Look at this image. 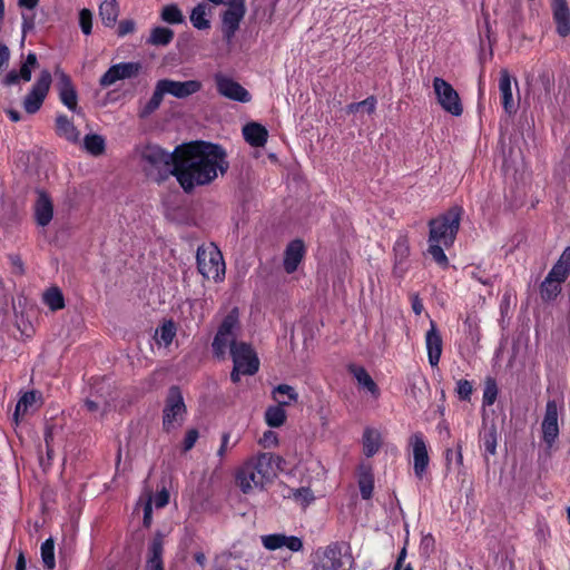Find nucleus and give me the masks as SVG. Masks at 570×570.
<instances>
[{
    "label": "nucleus",
    "instance_id": "nucleus-16",
    "mask_svg": "<svg viewBox=\"0 0 570 570\" xmlns=\"http://www.w3.org/2000/svg\"><path fill=\"white\" fill-rule=\"evenodd\" d=\"M541 428L543 441L549 448L552 446L559 435L558 406L553 400L547 402L546 413Z\"/></svg>",
    "mask_w": 570,
    "mask_h": 570
},
{
    "label": "nucleus",
    "instance_id": "nucleus-14",
    "mask_svg": "<svg viewBox=\"0 0 570 570\" xmlns=\"http://www.w3.org/2000/svg\"><path fill=\"white\" fill-rule=\"evenodd\" d=\"M165 95H171L176 98H187L202 89L198 80L175 81L171 79H161L158 81Z\"/></svg>",
    "mask_w": 570,
    "mask_h": 570
},
{
    "label": "nucleus",
    "instance_id": "nucleus-34",
    "mask_svg": "<svg viewBox=\"0 0 570 570\" xmlns=\"http://www.w3.org/2000/svg\"><path fill=\"white\" fill-rule=\"evenodd\" d=\"M164 96L165 92L163 91V88L157 81L151 98L146 104H144L138 110L139 118L145 119L153 112H155L161 105Z\"/></svg>",
    "mask_w": 570,
    "mask_h": 570
},
{
    "label": "nucleus",
    "instance_id": "nucleus-44",
    "mask_svg": "<svg viewBox=\"0 0 570 570\" xmlns=\"http://www.w3.org/2000/svg\"><path fill=\"white\" fill-rule=\"evenodd\" d=\"M43 301L52 311L61 309L65 306L63 295L57 287L48 289L43 294Z\"/></svg>",
    "mask_w": 570,
    "mask_h": 570
},
{
    "label": "nucleus",
    "instance_id": "nucleus-32",
    "mask_svg": "<svg viewBox=\"0 0 570 570\" xmlns=\"http://www.w3.org/2000/svg\"><path fill=\"white\" fill-rule=\"evenodd\" d=\"M119 16L116 0H105L99 6V17L106 27H114Z\"/></svg>",
    "mask_w": 570,
    "mask_h": 570
},
{
    "label": "nucleus",
    "instance_id": "nucleus-8",
    "mask_svg": "<svg viewBox=\"0 0 570 570\" xmlns=\"http://www.w3.org/2000/svg\"><path fill=\"white\" fill-rule=\"evenodd\" d=\"M317 561L313 570H350L353 564L352 557L343 553L337 544L327 546L316 553Z\"/></svg>",
    "mask_w": 570,
    "mask_h": 570
},
{
    "label": "nucleus",
    "instance_id": "nucleus-19",
    "mask_svg": "<svg viewBox=\"0 0 570 570\" xmlns=\"http://www.w3.org/2000/svg\"><path fill=\"white\" fill-rule=\"evenodd\" d=\"M57 89L61 102L70 110L77 111V92L70 77L63 71L57 70Z\"/></svg>",
    "mask_w": 570,
    "mask_h": 570
},
{
    "label": "nucleus",
    "instance_id": "nucleus-42",
    "mask_svg": "<svg viewBox=\"0 0 570 570\" xmlns=\"http://www.w3.org/2000/svg\"><path fill=\"white\" fill-rule=\"evenodd\" d=\"M176 335V327L174 322H165L155 333V340L158 344L168 346Z\"/></svg>",
    "mask_w": 570,
    "mask_h": 570
},
{
    "label": "nucleus",
    "instance_id": "nucleus-54",
    "mask_svg": "<svg viewBox=\"0 0 570 570\" xmlns=\"http://www.w3.org/2000/svg\"><path fill=\"white\" fill-rule=\"evenodd\" d=\"M498 395V389L494 383L488 384L483 392V404L492 405L495 402Z\"/></svg>",
    "mask_w": 570,
    "mask_h": 570
},
{
    "label": "nucleus",
    "instance_id": "nucleus-48",
    "mask_svg": "<svg viewBox=\"0 0 570 570\" xmlns=\"http://www.w3.org/2000/svg\"><path fill=\"white\" fill-rule=\"evenodd\" d=\"M497 441H498V433L494 425L490 426L488 430H485L483 434V446L485 452L489 454H495L497 450Z\"/></svg>",
    "mask_w": 570,
    "mask_h": 570
},
{
    "label": "nucleus",
    "instance_id": "nucleus-5",
    "mask_svg": "<svg viewBox=\"0 0 570 570\" xmlns=\"http://www.w3.org/2000/svg\"><path fill=\"white\" fill-rule=\"evenodd\" d=\"M461 214L462 208L454 206L440 217L432 219L429 223L430 240L440 242L444 247H450L453 245L460 227Z\"/></svg>",
    "mask_w": 570,
    "mask_h": 570
},
{
    "label": "nucleus",
    "instance_id": "nucleus-30",
    "mask_svg": "<svg viewBox=\"0 0 570 570\" xmlns=\"http://www.w3.org/2000/svg\"><path fill=\"white\" fill-rule=\"evenodd\" d=\"M548 275L561 283L567 281L568 276L570 275V246L564 248Z\"/></svg>",
    "mask_w": 570,
    "mask_h": 570
},
{
    "label": "nucleus",
    "instance_id": "nucleus-17",
    "mask_svg": "<svg viewBox=\"0 0 570 570\" xmlns=\"http://www.w3.org/2000/svg\"><path fill=\"white\" fill-rule=\"evenodd\" d=\"M262 544L269 551H275L281 548H287L293 552H298L303 549V542L298 537L286 535L283 533H273L261 537Z\"/></svg>",
    "mask_w": 570,
    "mask_h": 570
},
{
    "label": "nucleus",
    "instance_id": "nucleus-50",
    "mask_svg": "<svg viewBox=\"0 0 570 570\" xmlns=\"http://www.w3.org/2000/svg\"><path fill=\"white\" fill-rule=\"evenodd\" d=\"M473 392V387L470 381L468 380H459L456 383V393L459 397L463 401L470 400V396Z\"/></svg>",
    "mask_w": 570,
    "mask_h": 570
},
{
    "label": "nucleus",
    "instance_id": "nucleus-60",
    "mask_svg": "<svg viewBox=\"0 0 570 570\" xmlns=\"http://www.w3.org/2000/svg\"><path fill=\"white\" fill-rule=\"evenodd\" d=\"M135 30V22L132 20H122L118 26V36L124 37Z\"/></svg>",
    "mask_w": 570,
    "mask_h": 570
},
{
    "label": "nucleus",
    "instance_id": "nucleus-55",
    "mask_svg": "<svg viewBox=\"0 0 570 570\" xmlns=\"http://www.w3.org/2000/svg\"><path fill=\"white\" fill-rule=\"evenodd\" d=\"M259 444L266 449L273 448L277 444V434L274 431L264 432L263 436L259 439Z\"/></svg>",
    "mask_w": 570,
    "mask_h": 570
},
{
    "label": "nucleus",
    "instance_id": "nucleus-63",
    "mask_svg": "<svg viewBox=\"0 0 570 570\" xmlns=\"http://www.w3.org/2000/svg\"><path fill=\"white\" fill-rule=\"evenodd\" d=\"M10 52L7 46L0 43V68L9 60Z\"/></svg>",
    "mask_w": 570,
    "mask_h": 570
},
{
    "label": "nucleus",
    "instance_id": "nucleus-10",
    "mask_svg": "<svg viewBox=\"0 0 570 570\" xmlns=\"http://www.w3.org/2000/svg\"><path fill=\"white\" fill-rule=\"evenodd\" d=\"M50 85L51 73L48 70H42L36 83L23 99V108L28 114H35L40 109Z\"/></svg>",
    "mask_w": 570,
    "mask_h": 570
},
{
    "label": "nucleus",
    "instance_id": "nucleus-13",
    "mask_svg": "<svg viewBox=\"0 0 570 570\" xmlns=\"http://www.w3.org/2000/svg\"><path fill=\"white\" fill-rule=\"evenodd\" d=\"M214 79L217 91L223 97L239 102L250 101V94L237 81L223 73H216Z\"/></svg>",
    "mask_w": 570,
    "mask_h": 570
},
{
    "label": "nucleus",
    "instance_id": "nucleus-62",
    "mask_svg": "<svg viewBox=\"0 0 570 570\" xmlns=\"http://www.w3.org/2000/svg\"><path fill=\"white\" fill-rule=\"evenodd\" d=\"M10 261H11L14 273L20 274V275L23 274L24 268H23V263H22L21 258L19 256H10Z\"/></svg>",
    "mask_w": 570,
    "mask_h": 570
},
{
    "label": "nucleus",
    "instance_id": "nucleus-23",
    "mask_svg": "<svg viewBox=\"0 0 570 570\" xmlns=\"http://www.w3.org/2000/svg\"><path fill=\"white\" fill-rule=\"evenodd\" d=\"M163 552L164 535L160 532H157L153 538L148 549V558L145 570H164Z\"/></svg>",
    "mask_w": 570,
    "mask_h": 570
},
{
    "label": "nucleus",
    "instance_id": "nucleus-51",
    "mask_svg": "<svg viewBox=\"0 0 570 570\" xmlns=\"http://www.w3.org/2000/svg\"><path fill=\"white\" fill-rule=\"evenodd\" d=\"M142 504H144V525L146 528H149L153 522V501H151L150 493L147 494Z\"/></svg>",
    "mask_w": 570,
    "mask_h": 570
},
{
    "label": "nucleus",
    "instance_id": "nucleus-64",
    "mask_svg": "<svg viewBox=\"0 0 570 570\" xmlns=\"http://www.w3.org/2000/svg\"><path fill=\"white\" fill-rule=\"evenodd\" d=\"M39 3V0H18V4L21 8H26L29 10L35 9Z\"/></svg>",
    "mask_w": 570,
    "mask_h": 570
},
{
    "label": "nucleus",
    "instance_id": "nucleus-29",
    "mask_svg": "<svg viewBox=\"0 0 570 570\" xmlns=\"http://www.w3.org/2000/svg\"><path fill=\"white\" fill-rule=\"evenodd\" d=\"M357 476L362 499H371L374 490V475L372 468L367 464H361L358 466Z\"/></svg>",
    "mask_w": 570,
    "mask_h": 570
},
{
    "label": "nucleus",
    "instance_id": "nucleus-11",
    "mask_svg": "<svg viewBox=\"0 0 570 570\" xmlns=\"http://www.w3.org/2000/svg\"><path fill=\"white\" fill-rule=\"evenodd\" d=\"M246 13L245 0H236L232 2L222 12V32L224 38L229 42L239 28L242 20Z\"/></svg>",
    "mask_w": 570,
    "mask_h": 570
},
{
    "label": "nucleus",
    "instance_id": "nucleus-12",
    "mask_svg": "<svg viewBox=\"0 0 570 570\" xmlns=\"http://www.w3.org/2000/svg\"><path fill=\"white\" fill-rule=\"evenodd\" d=\"M141 70L139 62H120L111 66L99 79V85L104 88L115 85L119 80L130 79Z\"/></svg>",
    "mask_w": 570,
    "mask_h": 570
},
{
    "label": "nucleus",
    "instance_id": "nucleus-31",
    "mask_svg": "<svg viewBox=\"0 0 570 570\" xmlns=\"http://www.w3.org/2000/svg\"><path fill=\"white\" fill-rule=\"evenodd\" d=\"M348 371L353 374L360 386L366 389L373 396L380 394L376 383L363 366L352 364L348 366Z\"/></svg>",
    "mask_w": 570,
    "mask_h": 570
},
{
    "label": "nucleus",
    "instance_id": "nucleus-26",
    "mask_svg": "<svg viewBox=\"0 0 570 570\" xmlns=\"http://www.w3.org/2000/svg\"><path fill=\"white\" fill-rule=\"evenodd\" d=\"M37 56L33 52L28 53L24 63L21 66L20 71L11 70L4 78V83L10 86L18 82L19 79L30 81L32 69L37 66Z\"/></svg>",
    "mask_w": 570,
    "mask_h": 570
},
{
    "label": "nucleus",
    "instance_id": "nucleus-52",
    "mask_svg": "<svg viewBox=\"0 0 570 570\" xmlns=\"http://www.w3.org/2000/svg\"><path fill=\"white\" fill-rule=\"evenodd\" d=\"M362 105H368V114H372L375 110L376 100L374 97H368L363 101L348 105L347 110L348 112H357L362 108Z\"/></svg>",
    "mask_w": 570,
    "mask_h": 570
},
{
    "label": "nucleus",
    "instance_id": "nucleus-28",
    "mask_svg": "<svg viewBox=\"0 0 570 570\" xmlns=\"http://www.w3.org/2000/svg\"><path fill=\"white\" fill-rule=\"evenodd\" d=\"M539 94L537 100L540 105L552 106L551 92L554 88V76L550 71H543L538 77Z\"/></svg>",
    "mask_w": 570,
    "mask_h": 570
},
{
    "label": "nucleus",
    "instance_id": "nucleus-15",
    "mask_svg": "<svg viewBox=\"0 0 570 570\" xmlns=\"http://www.w3.org/2000/svg\"><path fill=\"white\" fill-rule=\"evenodd\" d=\"M410 445L412 446V453H413L414 473L417 478L421 479L429 465L428 446H426V443L424 441L422 433H420V432L414 433L410 438Z\"/></svg>",
    "mask_w": 570,
    "mask_h": 570
},
{
    "label": "nucleus",
    "instance_id": "nucleus-53",
    "mask_svg": "<svg viewBox=\"0 0 570 570\" xmlns=\"http://www.w3.org/2000/svg\"><path fill=\"white\" fill-rule=\"evenodd\" d=\"M294 498L301 501L302 504H309L314 500L313 492L308 488H301L295 490Z\"/></svg>",
    "mask_w": 570,
    "mask_h": 570
},
{
    "label": "nucleus",
    "instance_id": "nucleus-2",
    "mask_svg": "<svg viewBox=\"0 0 570 570\" xmlns=\"http://www.w3.org/2000/svg\"><path fill=\"white\" fill-rule=\"evenodd\" d=\"M239 330L238 309L233 308L223 320L213 341V351L217 356H224L229 348L234 367L230 379L239 382L240 375H253L258 371L259 361L255 352L244 342H236Z\"/></svg>",
    "mask_w": 570,
    "mask_h": 570
},
{
    "label": "nucleus",
    "instance_id": "nucleus-40",
    "mask_svg": "<svg viewBox=\"0 0 570 570\" xmlns=\"http://www.w3.org/2000/svg\"><path fill=\"white\" fill-rule=\"evenodd\" d=\"M265 421L271 428H279L286 421V412L284 406L277 405L267 407L265 412Z\"/></svg>",
    "mask_w": 570,
    "mask_h": 570
},
{
    "label": "nucleus",
    "instance_id": "nucleus-20",
    "mask_svg": "<svg viewBox=\"0 0 570 570\" xmlns=\"http://www.w3.org/2000/svg\"><path fill=\"white\" fill-rule=\"evenodd\" d=\"M35 218L39 226H47L53 217V204L45 190L37 191V199L33 205Z\"/></svg>",
    "mask_w": 570,
    "mask_h": 570
},
{
    "label": "nucleus",
    "instance_id": "nucleus-61",
    "mask_svg": "<svg viewBox=\"0 0 570 570\" xmlns=\"http://www.w3.org/2000/svg\"><path fill=\"white\" fill-rule=\"evenodd\" d=\"M411 302H412V309L413 312L416 314V315H420L422 312H423V303L421 301V298L419 297L417 294H413L411 296Z\"/></svg>",
    "mask_w": 570,
    "mask_h": 570
},
{
    "label": "nucleus",
    "instance_id": "nucleus-24",
    "mask_svg": "<svg viewBox=\"0 0 570 570\" xmlns=\"http://www.w3.org/2000/svg\"><path fill=\"white\" fill-rule=\"evenodd\" d=\"M499 91L504 111L509 115L514 114L517 108L512 96V81L511 76L507 69H502L500 71Z\"/></svg>",
    "mask_w": 570,
    "mask_h": 570
},
{
    "label": "nucleus",
    "instance_id": "nucleus-45",
    "mask_svg": "<svg viewBox=\"0 0 570 570\" xmlns=\"http://www.w3.org/2000/svg\"><path fill=\"white\" fill-rule=\"evenodd\" d=\"M41 559L45 564V567L48 570H53L56 566L55 560V542L52 538L47 539L41 544Z\"/></svg>",
    "mask_w": 570,
    "mask_h": 570
},
{
    "label": "nucleus",
    "instance_id": "nucleus-35",
    "mask_svg": "<svg viewBox=\"0 0 570 570\" xmlns=\"http://www.w3.org/2000/svg\"><path fill=\"white\" fill-rule=\"evenodd\" d=\"M82 147L91 156L98 157L105 154L106 140L101 135L88 134L83 137Z\"/></svg>",
    "mask_w": 570,
    "mask_h": 570
},
{
    "label": "nucleus",
    "instance_id": "nucleus-21",
    "mask_svg": "<svg viewBox=\"0 0 570 570\" xmlns=\"http://www.w3.org/2000/svg\"><path fill=\"white\" fill-rule=\"evenodd\" d=\"M425 344L428 350L429 363L431 364V366H436L440 362V357L442 354V337L433 321H431L430 330L426 332Z\"/></svg>",
    "mask_w": 570,
    "mask_h": 570
},
{
    "label": "nucleus",
    "instance_id": "nucleus-49",
    "mask_svg": "<svg viewBox=\"0 0 570 570\" xmlns=\"http://www.w3.org/2000/svg\"><path fill=\"white\" fill-rule=\"evenodd\" d=\"M79 24L85 35H90L92 30V13L89 9H81L79 12Z\"/></svg>",
    "mask_w": 570,
    "mask_h": 570
},
{
    "label": "nucleus",
    "instance_id": "nucleus-33",
    "mask_svg": "<svg viewBox=\"0 0 570 570\" xmlns=\"http://www.w3.org/2000/svg\"><path fill=\"white\" fill-rule=\"evenodd\" d=\"M273 399L281 405V406H288L293 402H297L298 394L296 393L295 389L288 384H279L276 387H274L273 392Z\"/></svg>",
    "mask_w": 570,
    "mask_h": 570
},
{
    "label": "nucleus",
    "instance_id": "nucleus-38",
    "mask_svg": "<svg viewBox=\"0 0 570 570\" xmlns=\"http://www.w3.org/2000/svg\"><path fill=\"white\" fill-rule=\"evenodd\" d=\"M191 24L199 30H205L210 27V21L207 19V4L198 3L190 13Z\"/></svg>",
    "mask_w": 570,
    "mask_h": 570
},
{
    "label": "nucleus",
    "instance_id": "nucleus-41",
    "mask_svg": "<svg viewBox=\"0 0 570 570\" xmlns=\"http://www.w3.org/2000/svg\"><path fill=\"white\" fill-rule=\"evenodd\" d=\"M174 38V31L166 27H156L151 30L148 43L154 46H167Z\"/></svg>",
    "mask_w": 570,
    "mask_h": 570
},
{
    "label": "nucleus",
    "instance_id": "nucleus-4",
    "mask_svg": "<svg viewBox=\"0 0 570 570\" xmlns=\"http://www.w3.org/2000/svg\"><path fill=\"white\" fill-rule=\"evenodd\" d=\"M177 147L174 153H168L157 145H147L140 150L142 167L149 177L163 180L169 175L175 176L176 159L178 158Z\"/></svg>",
    "mask_w": 570,
    "mask_h": 570
},
{
    "label": "nucleus",
    "instance_id": "nucleus-57",
    "mask_svg": "<svg viewBox=\"0 0 570 570\" xmlns=\"http://www.w3.org/2000/svg\"><path fill=\"white\" fill-rule=\"evenodd\" d=\"M153 505L157 509L166 507L169 502V493L166 489L159 491L154 498L151 497Z\"/></svg>",
    "mask_w": 570,
    "mask_h": 570
},
{
    "label": "nucleus",
    "instance_id": "nucleus-1",
    "mask_svg": "<svg viewBox=\"0 0 570 570\" xmlns=\"http://www.w3.org/2000/svg\"><path fill=\"white\" fill-rule=\"evenodd\" d=\"M228 168L225 151L217 145L198 142L178 149L175 177L185 191L209 184Z\"/></svg>",
    "mask_w": 570,
    "mask_h": 570
},
{
    "label": "nucleus",
    "instance_id": "nucleus-59",
    "mask_svg": "<svg viewBox=\"0 0 570 570\" xmlns=\"http://www.w3.org/2000/svg\"><path fill=\"white\" fill-rule=\"evenodd\" d=\"M229 440H230V433L229 432L223 433V435H222V444H220V446H219V449L217 451V455L220 459H223L225 456V454L227 453V451L235 445V443L229 445Z\"/></svg>",
    "mask_w": 570,
    "mask_h": 570
},
{
    "label": "nucleus",
    "instance_id": "nucleus-25",
    "mask_svg": "<svg viewBox=\"0 0 570 570\" xmlns=\"http://www.w3.org/2000/svg\"><path fill=\"white\" fill-rule=\"evenodd\" d=\"M244 139L254 147H264L267 142L268 131L258 122H249L243 127Z\"/></svg>",
    "mask_w": 570,
    "mask_h": 570
},
{
    "label": "nucleus",
    "instance_id": "nucleus-58",
    "mask_svg": "<svg viewBox=\"0 0 570 570\" xmlns=\"http://www.w3.org/2000/svg\"><path fill=\"white\" fill-rule=\"evenodd\" d=\"M197 439L198 431L196 429L188 430L184 439V451H189L195 445Z\"/></svg>",
    "mask_w": 570,
    "mask_h": 570
},
{
    "label": "nucleus",
    "instance_id": "nucleus-18",
    "mask_svg": "<svg viewBox=\"0 0 570 570\" xmlns=\"http://www.w3.org/2000/svg\"><path fill=\"white\" fill-rule=\"evenodd\" d=\"M551 10L557 33L566 38L570 35V8L567 0H552Z\"/></svg>",
    "mask_w": 570,
    "mask_h": 570
},
{
    "label": "nucleus",
    "instance_id": "nucleus-6",
    "mask_svg": "<svg viewBox=\"0 0 570 570\" xmlns=\"http://www.w3.org/2000/svg\"><path fill=\"white\" fill-rule=\"evenodd\" d=\"M197 268L206 279L222 281L225 275L223 255L214 244L202 245L197 249Z\"/></svg>",
    "mask_w": 570,
    "mask_h": 570
},
{
    "label": "nucleus",
    "instance_id": "nucleus-37",
    "mask_svg": "<svg viewBox=\"0 0 570 570\" xmlns=\"http://www.w3.org/2000/svg\"><path fill=\"white\" fill-rule=\"evenodd\" d=\"M561 282L547 275L540 286L541 298L546 302L554 299L561 293Z\"/></svg>",
    "mask_w": 570,
    "mask_h": 570
},
{
    "label": "nucleus",
    "instance_id": "nucleus-36",
    "mask_svg": "<svg viewBox=\"0 0 570 570\" xmlns=\"http://www.w3.org/2000/svg\"><path fill=\"white\" fill-rule=\"evenodd\" d=\"M381 448V434L373 429H366L363 434V450L367 458L373 456Z\"/></svg>",
    "mask_w": 570,
    "mask_h": 570
},
{
    "label": "nucleus",
    "instance_id": "nucleus-22",
    "mask_svg": "<svg viewBox=\"0 0 570 570\" xmlns=\"http://www.w3.org/2000/svg\"><path fill=\"white\" fill-rule=\"evenodd\" d=\"M305 255L304 243L301 239L291 242L284 254V269L287 274L294 273Z\"/></svg>",
    "mask_w": 570,
    "mask_h": 570
},
{
    "label": "nucleus",
    "instance_id": "nucleus-3",
    "mask_svg": "<svg viewBox=\"0 0 570 570\" xmlns=\"http://www.w3.org/2000/svg\"><path fill=\"white\" fill-rule=\"evenodd\" d=\"M274 476L272 454L261 453L242 465L236 474V481L244 493H249L255 489H263Z\"/></svg>",
    "mask_w": 570,
    "mask_h": 570
},
{
    "label": "nucleus",
    "instance_id": "nucleus-56",
    "mask_svg": "<svg viewBox=\"0 0 570 570\" xmlns=\"http://www.w3.org/2000/svg\"><path fill=\"white\" fill-rule=\"evenodd\" d=\"M453 458L455 459V463L458 465H462V463H463V455H462V446H461V444H458L455 452H453V450H451V449L446 450V452H445L446 465L451 464V461H452Z\"/></svg>",
    "mask_w": 570,
    "mask_h": 570
},
{
    "label": "nucleus",
    "instance_id": "nucleus-9",
    "mask_svg": "<svg viewBox=\"0 0 570 570\" xmlns=\"http://www.w3.org/2000/svg\"><path fill=\"white\" fill-rule=\"evenodd\" d=\"M433 89L441 107L453 116H460L463 111L456 90L442 78L433 79Z\"/></svg>",
    "mask_w": 570,
    "mask_h": 570
},
{
    "label": "nucleus",
    "instance_id": "nucleus-46",
    "mask_svg": "<svg viewBox=\"0 0 570 570\" xmlns=\"http://www.w3.org/2000/svg\"><path fill=\"white\" fill-rule=\"evenodd\" d=\"M161 19L171 24H179L184 22V14L177 4H167L163 8Z\"/></svg>",
    "mask_w": 570,
    "mask_h": 570
},
{
    "label": "nucleus",
    "instance_id": "nucleus-47",
    "mask_svg": "<svg viewBox=\"0 0 570 570\" xmlns=\"http://www.w3.org/2000/svg\"><path fill=\"white\" fill-rule=\"evenodd\" d=\"M443 244L440 242H432L429 239L428 252L432 258L442 267H446L449 264L448 257L442 248Z\"/></svg>",
    "mask_w": 570,
    "mask_h": 570
},
{
    "label": "nucleus",
    "instance_id": "nucleus-27",
    "mask_svg": "<svg viewBox=\"0 0 570 570\" xmlns=\"http://www.w3.org/2000/svg\"><path fill=\"white\" fill-rule=\"evenodd\" d=\"M56 132L59 137L71 144L80 142V131L66 115H58L56 118Z\"/></svg>",
    "mask_w": 570,
    "mask_h": 570
},
{
    "label": "nucleus",
    "instance_id": "nucleus-39",
    "mask_svg": "<svg viewBox=\"0 0 570 570\" xmlns=\"http://www.w3.org/2000/svg\"><path fill=\"white\" fill-rule=\"evenodd\" d=\"M37 395L33 391L26 392L18 401L16 405V410L13 413V417L16 422L22 416H24L30 409L36 404Z\"/></svg>",
    "mask_w": 570,
    "mask_h": 570
},
{
    "label": "nucleus",
    "instance_id": "nucleus-43",
    "mask_svg": "<svg viewBox=\"0 0 570 570\" xmlns=\"http://www.w3.org/2000/svg\"><path fill=\"white\" fill-rule=\"evenodd\" d=\"M393 252L395 255V271L399 266L409 257L410 255V245L406 236H400L393 247Z\"/></svg>",
    "mask_w": 570,
    "mask_h": 570
},
{
    "label": "nucleus",
    "instance_id": "nucleus-7",
    "mask_svg": "<svg viewBox=\"0 0 570 570\" xmlns=\"http://www.w3.org/2000/svg\"><path fill=\"white\" fill-rule=\"evenodd\" d=\"M186 416V405L179 387L171 386L168 391L163 410V428L166 432L183 425Z\"/></svg>",
    "mask_w": 570,
    "mask_h": 570
}]
</instances>
